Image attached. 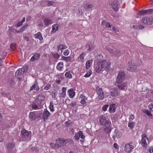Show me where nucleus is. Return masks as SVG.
I'll return each mask as SVG.
<instances>
[{
    "mask_svg": "<svg viewBox=\"0 0 153 153\" xmlns=\"http://www.w3.org/2000/svg\"><path fill=\"white\" fill-rule=\"evenodd\" d=\"M40 57V54L39 53H36L33 55L30 59V61L32 62L37 60Z\"/></svg>",
    "mask_w": 153,
    "mask_h": 153,
    "instance_id": "4be33fe9",
    "label": "nucleus"
},
{
    "mask_svg": "<svg viewBox=\"0 0 153 153\" xmlns=\"http://www.w3.org/2000/svg\"><path fill=\"white\" fill-rule=\"evenodd\" d=\"M62 59L63 60L65 61L66 62H68L72 60V58L71 56H69L65 57L64 56H62Z\"/></svg>",
    "mask_w": 153,
    "mask_h": 153,
    "instance_id": "c85d7f7f",
    "label": "nucleus"
},
{
    "mask_svg": "<svg viewBox=\"0 0 153 153\" xmlns=\"http://www.w3.org/2000/svg\"><path fill=\"white\" fill-rule=\"evenodd\" d=\"M110 95L112 97L116 96L120 94V92L117 89H114L110 91Z\"/></svg>",
    "mask_w": 153,
    "mask_h": 153,
    "instance_id": "a211bd4d",
    "label": "nucleus"
},
{
    "mask_svg": "<svg viewBox=\"0 0 153 153\" xmlns=\"http://www.w3.org/2000/svg\"><path fill=\"white\" fill-rule=\"evenodd\" d=\"M51 114L46 109H45L42 115V118L45 121L48 119Z\"/></svg>",
    "mask_w": 153,
    "mask_h": 153,
    "instance_id": "4468645a",
    "label": "nucleus"
},
{
    "mask_svg": "<svg viewBox=\"0 0 153 153\" xmlns=\"http://www.w3.org/2000/svg\"><path fill=\"white\" fill-rule=\"evenodd\" d=\"M98 95V98L100 100H102L104 98V94L102 88H98L96 89Z\"/></svg>",
    "mask_w": 153,
    "mask_h": 153,
    "instance_id": "9b49d317",
    "label": "nucleus"
},
{
    "mask_svg": "<svg viewBox=\"0 0 153 153\" xmlns=\"http://www.w3.org/2000/svg\"><path fill=\"white\" fill-rule=\"evenodd\" d=\"M85 47L87 48H88V51L92 50L94 49L93 47V46L91 47L90 45H89V44H87L85 45Z\"/></svg>",
    "mask_w": 153,
    "mask_h": 153,
    "instance_id": "72a5a7b5",
    "label": "nucleus"
},
{
    "mask_svg": "<svg viewBox=\"0 0 153 153\" xmlns=\"http://www.w3.org/2000/svg\"><path fill=\"white\" fill-rule=\"evenodd\" d=\"M52 55L56 59H58L59 57V55L57 53H52Z\"/></svg>",
    "mask_w": 153,
    "mask_h": 153,
    "instance_id": "79ce46f5",
    "label": "nucleus"
},
{
    "mask_svg": "<svg viewBox=\"0 0 153 153\" xmlns=\"http://www.w3.org/2000/svg\"><path fill=\"white\" fill-rule=\"evenodd\" d=\"M85 53L84 52L80 54L79 56V58L81 60H83L84 59V57L85 55Z\"/></svg>",
    "mask_w": 153,
    "mask_h": 153,
    "instance_id": "a19ab883",
    "label": "nucleus"
},
{
    "mask_svg": "<svg viewBox=\"0 0 153 153\" xmlns=\"http://www.w3.org/2000/svg\"><path fill=\"white\" fill-rule=\"evenodd\" d=\"M80 102H81V104H85L86 102L85 99H82L81 100Z\"/></svg>",
    "mask_w": 153,
    "mask_h": 153,
    "instance_id": "e2e57ef3",
    "label": "nucleus"
},
{
    "mask_svg": "<svg viewBox=\"0 0 153 153\" xmlns=\"http://www.w3.org/2000/svg\"><path fill=\"white\" fill-rule=\"evenodd\" d=\"M59 25L57 24L54 25L52 26V30L51 32L53 33L56 32L59 29Z\"/></svg>",
    "mask_w": 153,
    "mask_h": 153,
    "instance_id": "393cba45",
    "label": "nucleus"
},
{
    "mask_svg": "<svg viewBox=\"0 0 153 153\" xmlns=\"http://www.w3.org/2000/svg\"><path fill=\"white\" fill-rule=\"evenodd\" d=\"M73 142V140L71 139L59 138L56 140V143H51L49 144L52 148L57 150L62 146H65L68 142H70L71 143H72Z\"/></svg>",
    "mask_w": 153,
    "mask_h": 153,
    "instance_id": "f03ea898",
    "label": "nucleus"
},
{
    "mask_svg": "<svg viewBox=\"0 0 153 153\" xmlns=\"http://www.w3.org/2000/svg\"><path fill=\"white\" fill-rule=\"evenodd\" d=\"M68 94L71 98H73L75 95V92L72 89H69L68 91Z\"/></svg>",
    "mask_w": 153,
    "mask_h": 153,
    "instance_id": "aec40b11",
    "label": "nucleus"
},
{
    "mask_svg": "<svg viewBox=\"0 0 153 153\" xmlns=\"http://www.w3.org/2000/svg\"><path fill=\"white\" fill-rule=\"evenodd\" d=\"M22 69H23V74H24L27 71L28 69L27 68V67L25 68L23 67L22 68Z\"/></svg>",
    "mask_w": 153,
    "mask_h": 153,
    "instance_id": "13d9d810",
    "label": "nucleus"
},
{
    "mask_svg": "<svg viewBox=\"0 0 153 153\" xmlns=\"http://www.w3.org/2000/svg\"><path fill=\"white\" fill-rule=\"evenodd\" d=\"M65 77L68 78H71L72 77L71 74L70 72H66L65 74Z\"/></svg>",
    "mask_w": 153,
    "mask_h": 153,
    "instance_id": "f704fd0d",
    "label": "nucleus"
},
{
    "mask_svg": "<svg viewBox=\"0 0 153 153\" xmlns=\"http://www.w3.org/2000/svg\"><path fill=\"white\" fill-rule=\"evenodd\" d=\"M142 139L141 140V144L143 147L145 148H146L147 146V143L146 140L149 142V140L147 135L145 134H142L141 135Z\"/></svg>",
    "mask_w": 153,
    "mask_h": 153,
    "instance_id": "0eeeda50",
    "label": "nucleus"
},
{
    "mask_svg": "<svg viewBox=\"0 0 153 153\" xmlns=\"http://www.w3.org/2000/svg\"><path fill=\"white\" fill-rule=\"evenodd\" d=\"M93 62L92 59L89 60L87 61L85 64V67L86 69H89L90 68L91 66L92 65Z\"/></svg>",
    "mask_w": 153,
    "mask_h": 153,
    "instance_id": "b1692460",
    "label": "nucleus"
},
{
    "mask_svg": "<svg viewBox=\"0 0 153 153\" xmlns=\"http://www.w3.org/2000/svg\"><path fill=\"white\" fill-rule=\"evenodd\" d=\"M15 144L9 143L6 145L7 153H12V149L14 147Z\"/></svg>",
    "mask_w": 153,
    "mask_h": 153,
    "instance_id": "1a4fd4ad",
    "label": "nucleus"
},
{
    "mask_svg": "<svg viewBox=\"0 0 153 153\" xmlns=\"http://www.w3.org/2000/svg\"><path fill=\"white\" fill-rule=\"evenodd\" d=\"M49 108L51 111L53 112L54 111L53 109V105L52 104V103L50 102Z\"/></svg>",
    "mask_w": 153,
    "mask_h": 153,
    "instance_id": "c03bdc74",
    "label": "nucleus"
},
{
    "mask_svg": "<svg viewBox=\"0 0 153 153\" xmlns=\"http://www.w3.org/2000/svg\"><path fill=\"white\" fill-rule=\"evenodd\" d=\"M23 23L21 21L19 22L16 25V27H19L20 26H21L22 24Z\"/></svg>",
    "mask_w": 153,
    "mask_h": 153,
    "instance_id": "680f3d73",
    "label": "nucleus"
},
{
    "mask_svg": "<svg viewBox=\"0 0 153 153\" xmlns=\"http://www.w3.org/2000/svg\"><path fill=\"white\" fill-rule=\"evenodd\" d=\"M115 104L110 105L109 108L110 112L111 113L114 112L115 111Z\"/></svg>",
    "mask_w": 153,
    "mask_h": 153,
    "instance_id": "bb28decb",
    "label": "nucleus"
},
{
    "mask_svg": "<svg viewBox=\"0 0 153 153\" xmlns=\"http://www.w3.org/2000/svg\"><path fill=\"white\" fill-rule=\"evenodd\" d=\"M12 32L14 33H21V32L20 30H17L16 29H13L12 30Z\"/></svg>",
    "mask_w": 153,
    "mask_h": 153,
    "instance_id": "09e8293b",
    "label": "nucleus"
},
{
    "mask_svg": "<svg viewBox=\"0 0 153 153\" xmlns=\"http://www.w3.org/2000/svg\"><path fill=\"white\" fill-rule=\"evenodd\" d=\"M15 74L16 76H20L22 75V73L21 72H19L17 70L16 72L15 73Z\"/></svg>",
    "mask_w": 153,
    "mask_h": 153,
    "instance_id": "bf43d9fd",
    "label": "nucleus"
},
{
    "mask_svg": "<svg viewBox=\"0 0 153 153\" xmlns=\"http://www.w3.org/2000/svg\"><path fill=\"white\" fill-rule=\"evenodd\" d=\"M134 115L133 114H131L130 116V117L129 118V120L131 119V120H133L134 119Z\"/></svg>",
    "mask_w": 153,
    "mask_h": 153,
    "instance_id": "69168bd1",
    "label": "nucleus"
},
{
    "mask_svg": "<svg viewBox=\"0 0 153 153\" xmlns=\"http://www.w3.org/2000/svg\"><path fill=\"white\" fill-rule=\"evenodd\" d=\"M28 26V25L27 24H26L21 27L19 29L21 33L24 31L26 29H27V27Z\"/></svg>",
    "mask_w": 153,
    "mask_h": 153,
    "instance_id": "473e14b6",
    "label": "nucleus"
},
{
    "mask_svg": "<svg viewBox=\"0 0 153 153\" xmlns=\"http://www.w3.org/2000/svg\"><path fill=\"white\" fill-rule=\"evenodd\" d=\"M139 14L140 15H147L146 10H141L139 12Z\"/></svg>",
    "mask_w": 153,
    "mask_h": 153,
    "instance_id": "4c0bfd02",
    "label": "nucleus"
},
{
    "mask_svg": "<svg viewBox=\"0 0 153 153\" xmlns=\"http://www.w3.org/2000/svg\"><path fill=\"white\" fill-rule=\"evenodd\" d=\"M33 89L37 91L39 90V86L37 83H35L33 86H31L30 91H32Z\"/></svg>",
    "mask_w": 153,
    "mask_h": 153,
    "instance_id": "5701e85b",
    "label": "nucleus"
},
{
    "mask_svg": "<svg viewBox=\"0 0 153 153\" xmlns=\"http://www.w3.org/2000/svg\"><path fill=\"white\" fill-rule=\"evenodd\" d=\"M91 74V71L89 70L88 72L84 75L85 77H89Z\"/></svg>",
    "mask_w": 153,
    "mask_h": 153,
    "instance_id": "58836bf2",
    "label": "nucleus"
},
{
    "mask_svg": "<svg viewBox=\"0 0 153 153\" xmlns=\"http://www.w3.org/2000/svg\"><path fill=\"white\" fill-rule=\"evenodd\" d=\"M42 113V112L40 111L39 114H38L36 112H30L29 115V117L32 120H35L36 118L39 117Z\"/></svg>",
    "mask_w": 153,
    "mask_h": 153,
    "instance_id": "f8f14e48",
    "label": "nucleus"
},
{
    "mask_svg": "<svg viewBox=\"0 0 153 153\" xmlns=\"http://www.w3.org/2000/svg\"><path fill=\"white\" fill-rule=\"evenodd\" d=\"M108 106V105H104L102 108V110L104 111H106Z\"/></svg>",
    "mask_w": 153,
    "mask_h": 153,
    "instance_id": "864d4df0",
    "label": "nucleus"
},
{
    "mask_svg": "<svg viewBox=\"0 0 153 153\" xmlns=\"http://www.w3.org/2000/svg\"><path fill=\"white\" fill-rule=\"evenodd\" d=\"M143 23L146 25H151L153 23V16L144 17L142 19Z\"/></svg>",
    "mask_w": 153,
    "mask_h": 153,
    "instance_id": "423d86ee",
    "label": "nucleus"
},
{
    "mask_svg": "<svg viewBox=\"0 0 153 153\" xmlns=\"http://www.w3.org/2000/svg\"><path fill=\"white\" fill-rule=\"evenodd\" d=\"M109 126L108 127H105V128H104V130L107 132L109 133L111 131V128Z\"/></svg>",
    "mask_w": 153,
    "mask_h": 153,
    "instance_id": "ea45409f",
    "label": "nucleus"
},
{
    "mask_svg": "<svg viewBox=\"0 0 153 153\" xmlns=\"http://www.w3.org/2000/svg\"><path fill=\"white\" fill-rule=\"evenodd\" d=\"M106 49L111 54L114 56H119L120 55V51L119 50L115 49H112L110 47H107Z\"/></svg>",
    "mask_w": 153,
    "mask_h": 153,
    "instance_id": "ddd939ff",
    "label": "nucleus"
},
{
    "mask_svg": "<svg viewBox=\"0 0 153 153\" xmlns=\"http://www.w3.org/2000/svg\"><path fill=\"white\" fill-rule=\"evenodd\" d=\"M66 93H65V92L62 93H62L60 94V97H61L65 98L66 97Z\"/></svg>",
    "mask_w": 153,
    "mask_h": 153,
    "instance_id": "5fc2aeb1",
    "label": "nucleus"
},
{
    "mask_svg": "<svg viewBox=\"0 0 153 153\" xmlns=\"http://www.w3.org/2000/svg\"><path fill=\"white\" fill-rule=\"evenodd\" d=\"M65 123L66 124V126L67 127H68L71 126L73 124V123L70 121H66Z\"/></svg>",
    "mask_w": 153,
    "mask_h": 153,
    "instance_id": "c9c22d12",
    "label": "nucleus"
},
{
    "mask_svg": "<svg viewBox=\"0 0 153 153\" xmlns=\"http://www.w3.org/2000/svg\"><path fill=\"white\" fill-rule=\"evenodd\" d=\"M63 62H59L57 65V69L59 71H61L63 67Z\"/></svg>",
    "mask_w": 153,
    "mask_h": 153,
    "instance_id": "a878e982",
    "label": "nucleus"
},
{
    "mask_svg": "<svg viewBox=\"0 0 153 153\" xmlns=\"http://www.w3.org/2000/svg\"><path fill=\"white\" fill-rule=\"evenodd\" d=\"M15 45V44L14 43H12L10 45V48L12 50L13 49V47Z\"/></svg>",
    "mask_w": 153,
    "mask_h": 153,
    "instance_id": "338daca9",
    "label": "nucleus"
},
{
    "mask_svg": "<svg viewBox=\"0 0 153 153\" xmlns=\"http://www.w3.org/2000/svg\"><path fill=\"white\" fill-rule=\"evenodd\" d=\"M58 50V51L62 49H64L67 48L66 46L64 45H59L57 46Z\"/></svg>",
    "mask_w": 153,
    "mask_h": 153,
    "instance_id": "c756f323",
    "label": "nucleus"
},
{
    "mask_svg": "<svg viewBox=\"0 0 153 153\" xmlns=\"http://www.w3.org/2000/svg\"><path fill=\"white\" fill-rule=\"evenodd\" d=\"M111 64V62L109 61L105 60L100 61L95 65V71L97 73H100L101 71H103L108 72L110 70Z\"/></svg>",
    "mask_w": 153,
    "mask_h": 153,
    "instance_id": "f257e3e1",
    "label": "nucleus"
},
{
    "mask_svg": "<svg viewBox=\"0 0 153 153\" xmlns=\"http://www.w3.org/2000/svg\"><path fill=\"white\" fill-rule=\"evenodd\" d=\"M147 12V14H150L152 13H153V9H149L146 10Z\"/></svg>",
    "mask_w": 153,
    "mask_h": 153,
    "instance_id": "37998d69",
    "label": "nucleus"
},
{
    "mask_svg": "<svg viewBox=\"0 0 153 153\" xmlns=\"http://www.w3.org/2000/svg\"><path fill=\"white\" fill-rule=\"evenodd\" d=\"M71 107H74L76 105V102L75 101H72L70 104Z\"/></svg>",
    "mask_w": 153,
    "mask_h": 153,
    "instance_id": "de8ad7c7",
    "label": "nucleus"
},
{
    "mask_svg": "<svg viewBox=\"0 0 153 153\" xmlns=\"http://www.w3.org/2000/svg\"><path fill=\"white\" fill-rule=\"evenodd\" d=\"M127 83L125 82L122 84H118L117 86V87L119 89L123 90L125 89L126 88Z\"/></svg>",
    "mask_w": 153,
    "mask_h": 153,
    "instance_id": "6ab92c4d",
    "label": "nucleus"
},
{
    "mask_svg": "<svg viewBox=\"0 0 153 153\" xmlns=\"http://www.w3.org/2000/svg\"><path fill=\"white\" fill-rule=\"evenodd\" d=\"M44 22L45 25L47 26H48L49 25L53 23L52 20L48 18H46L44 20Z\"/></svg>",
    "mask_w": 153,
    "mask_h": 153,
    "instance_id": "412c9836",
    "label": "nucleus"
},
{
    "mask_svg": "<svg viewBox=\"0 0 153 153\" xmlns=\"http://www.w3.org/2000/svg\"><path fill=\"white\" fill-rule=\"evenodd\" d=\"M149 151L150 152V153H152L153 152V148L152 147H150L149 148Z\"/></svg>",
    "mask_w": 153,
    "mask_h": 153,
    "instance_id": "774afa93",
    "label": "nucleus"
},
{
    "mask_svg": "<svg viewBox=\"0 0 153 153\" xmlns=\"http://www.w3.org/2000/svg\"><path fill=\"white\" fill-rule=\"evenodd\" d=\"M69 53V52H68V50H65V51H64V53H63V54H64V55L65 56H67V55H68Z\"/></svg>",
    "mask_w": 153,
    "mask_h": 153,
    "instance_id": "052dcab7",
    "label": "nucleus"
},
{
    "mask_svg": "<svg viewBox=\"0 0 153 153\" xmlns=\"http://www.w3.org/2000/svg\"><path fill=\"white\" fill-rule=\"evenodd\" d=\"M139 29L140 30H143L144 28V27L143 25H140L138 26Z\"/></svg>",
    "mask_w": 153,
    "mask_h": 153,
    "instance_id": "0e129e2a",
    "label": "nucleus"
},
{
    "mask_svg": "<svg viewBox=\"0 0 153 153\" xmlns=\"http://www.w3.org/2000/svg\"><path fill=\"white\" fill-rule=\"evenodd\" d=\"M112 8L114 11H117L118 9L119 2L117 0H114L111 3Z\"/></svg>",
    "mask_w": 153,
    "mask_h": 153,
    "instance_id": "2eb2a0df",
    "label": "nucleus"
},
{
    "mask_svg": "<svg viewBox=\"0 0 153 153\" xmlns=\"http://www.w3.org/2000/svg\"><path fill=\"white\" fill-rule=\"evenodd\" d=\"M143 112L149 117H152L153 116V115L151 113L150 111H149L146 109L144 110Z\"/></svg>",
    "mask_w": 153,
    "mask_h": 153,
    "instance_id": "7c9ffc66",
    "label": "nucleus"
},
{
    "mask_svg": "<svg viewBox=\"0 0 153 153\" xmlns=\"http://www.w3.org/2000/svg\"><path fill=\"white\" fill-rule=\"evenodd\" d=\"M45 99V96L42 94H39L38 97V98L36 100V103H33L32 104V108L34 109H39L42 108L41 105L42 102L44 101Z\"/></svg>",
    "mask_w": 153,
    "mask_h": 153,
    "instance_id": "7ed1b4c3",
    "label": "nucleus"
},
{
    "mask_svg": "<svg viewBox=\"0 0 153 153\" xmlns=\"http://www.w3.org/2000/svg\"><path fill=\"white\" fill-rule=\"evenodd\" d=\"M149 107L151 110L153 111V104L152 103L149 104Z\"/></svg>",
    "mask_w": 153,
    "mask_h": 153,
    "instance_id": "4d7b16f0",
    "label": "nucleus"
},
{
    "mask_svg": "<svg viewBox=\"0 0 153 153\" xmlns=\"http://www.w3.org/2000/svg\"><path fill=\"white\" fill-rule=\"evenodd\" d=\"M100 122L102 125L105 127H108L111 125V122L108 120H107L106 117L103 115H101L100 117Z\"/></svg>",
    "mask_w": 153,
    "mask_h": 153,
    "instance_id": "20e7f679",
    "label": "nucleus"
},
{
    "mask_svg": "<svg viewBox=\"0 0 153 153\" xmlns=\"http://www.w3.org/2000/svg\"><path fill=\"white\" fill-rule=\"evenodd\" d=\"M135 124V122H130L128 123V126L130 128H133Z\"/></svg>",
    "mask_w": 153,
    "mask_h": 153,
    "instance_id": "e433bc0d",
    "label": "nucleus"
},
{
    "mask_svg": "<svg viewBox=\"0 0 153 153\" xmlns=\"http://www.w3.org/2000/svg\"><path fill=\"white\" fill-rule=\"evenodd\" d=\"M122 135V133L118 129H116L114 131V135L112 136V138L115 140L116 137L117 138L120 137Z\"/></svg>",
    "mask_w": 153,
    "mask_h": 153,
    "instance_id": "f3484780",
    "label": "nucleus"
},
{
    "mask_svg": "<svg viewBox=\"0 0 153 153\" xmlns=\"http://www.w3.org/2000/svg\"><path fill=\"white\" fill-rule=\"evenodd\" d=\"M137 66L134 63H132L131 61L129 62V67L128 68V70L130 72L134 71L136 69Z\"/></svg>",
    "mask_w": 153,
    "mask_h": 153,
    "instance_id": "9d476101",
    "label": "nucleus"
},
{
    "mask_svg": "<svg viewBox=\"0 0 153 153\" xmlns=\"http://www.w3.org/2000/svg\"><path fill=\"white\" fill-rule=\"evenodd\" d=\"M51 87V85L50 84H47L45 86L44 89L46 90H48Z\"/></svg>",
    "mask_w": 153,
    "mask_h": 153,
    "instance_id": "49530a36",
    "label": "nucleus"
},
{
    "mask_svg": "<svg viewBox=\"0 0 153 153\" xmlns=\"http://www.w3.org/2000/svg\"><path fill=\"white\" fill-rule=\"evenodd\" d=\"M31 149L33 151H34L36 152H37L39 150L37 147H32Z\"/></svg>",
    "mask_w": 153,
    "mask_h": 153,
    "instance_id": "603ef678",
    "label": "nucleus"
},
{
    "mask_svg": "<svg viewBox=\"0 0 153 153\" xmlns=\"http://www.w3.org/2000/svg\"><path fill=\"white\" fill-rule=\"evenodd\" d=\"M96 58H97V59H102V56L101 54H99L97 55Z\"/></svg>",
    "mask_w": 153,
    "mask_h": 153,
    "instance_id": "3c124183",
    "label": "nucleus"
},
{
    "mask_svg": "<svg viewBox=\"0 0 153 153\" xmlns=\"http://www.w3.org/2000/svg\"><path fill=\"white\" fill-rule=\"evenodd\" d=\"M9 83L10 87H13L14 86L15 84V82L12 80H10L9 81Z\"/></svg>",
    "mask_w": 153,
    "mask_h": 153,
    "instance_id": "a18cd8bd",
    "label": "nucleus"
},
{
    "mask_svg": "<svg viewBox=\"0 0 153 153\" xmlns=\"http://www.w3.org/2000/svg\"><path fill=\"white\" fill-rule=\"evenodd\" d=\"M21 134L23 140H25L28 138L30 135L29 132L25 129H23L21 131Z\"/></svg>",
    "mask_w": 153,
    "mask_h": 153,
    "instance_id": "6e6552de",
    "label": "nucleus"
},
{
    "mask_svg": "<svg viewBox=\"0 0 153 153\" xmlns=\"http://www.w3.org/2000/svg\"><path fill=\"white\" fill-rule=\"evenodd\" d=\"M78 133L79 138L82 139H85V136L83 134L82 132L81 131H79Z\"/></svg>",
    "mask_w": 153,
    "mask_h": 153,
    "instance_id": "2f4dec72",
    "label": "nucleus"
},
{
    "mask_svg": "<svg viewBox=\"0 0 153 153\" xmlns=\"http://www.w3.org/2000/svg\"><path fill=\"white\" fill-rule=\"evenodd\" d=\"M74 138L76 140H79V133L75 134L74 136Z\"/></svg>",
    "mask_w": 153,
    "mask_h": 153,
    "instance_id": "8fccbe9b",
    "label": "nucleus"
},
{
    "mask_svg": "<svg viewBox=\"0 0 153 153\" xmlns=\"http://www.w3.org/2000/svg\"><path fill=\"white\" fill-rule=\"evenodd\" d=\"M129 143L126 144L125 146V151L127 153H129L134 148V146Z\"/></svg>",
    "mask_w": 153,
    "mask_h": 153,
    "instance_id": "dca6fc26",
    "label": "nucleus"
},
{
    "mask_svg": "<svg viewBox=\"0 0 153 153\" xmlns=\"http://www.w3.org/2000/svg\"><path fill=\"white\" fill-rule=\"evenodd\" d=\"M125 77V74L122 71H119L117 76L116 82L118 84H120L123 80Z\"/></svg>",
    "mask_w": 153,
    "mask_h": 153,
    "instance_id": "39448f33",
    "label": "nucleus"
},
{
    "mask_svg": "<svg viewBox=\"0 0 153 153\" xmlns=\"http://www.w3.org/2000/svg\"><path fill=\"white\" fill-rule=\"evenodd\" d=\"M35 37L36 38L40 40H42L43 39L42 34L40 32H38L35 35Z\"/></svg>",
    "mask_w": 153,
    "mask_h": 153,
    "instance_id": "cd10ccee",
    "label": "nucleus"
},
{
    "mask_svg": "<svg viewBox=\"0 0 153 153\" xmlns=\"http://www.w3.org/2000/svg\"><path fill=\"white\" fill-rule=\"evenodd\" d=\"M54 2L51 1H48V6H50L53 5Z\"/></svg>",
    "mask_w": 153,
    "mask_h": 153,
    "instance_id": "6e6d98bb",
    "label": "nucleus"
}]
</instances>
